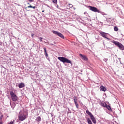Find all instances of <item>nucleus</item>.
Segmentation results:
<instances>
[{
    "mask_svg": "<svg viewBox=\"0 0 124 124\" xmlns=\"http://www.w3.org/2000/svg\"><path fill=\"white\" fill-rule=\"evenodd\" d=\"M101 105L103 107L106 108V106H107V104H106V103H101Z\"/></svg>",
    "mask_w": 124,
    "mask_h": 124,
    "instance_id": "f3484780",
    "label": "nucleus"
},
{
    "mask_svg": "<svg viewBox=\"0 0 124 124\" xmlns=\"http://www.w3.org/2000/svg\"><path fill=\"white\" fill-rule=\"evenodd\" d=\"M52 0V2H53V3H57L58 2V0Z\"/></svg>",
    "mask_w": 124,
    "mask_h": 124,
    "instance_id": "412c9836",
    "label": "nucleus"
},
{
    "mask_svg": "<svg viewBox=\"0 0 124 124\" xmlns=\"http://www.w3.org/2000/svg\"><path fill=\"white\" fill-rule=\"evenodd\" d=\"M58 59L63 63L66 62L67 63H71L70 60H68L67 58L63 57H58Z\"/></svg>",
    "mask_w": 124,
    "mask_h": 124,
    "instance_id": "f03ea898",
    "label": "nucleus"
},
{
    "mask_svg": "<svg viewBox=\"0 0 124 124\" xmlns=\"http://www.w3.org/2000/svg\"><path fill=\"white\" fill-rule=\"evenodd\" d=\"M86 114H87V115H89V116H90L93 123V124H96V120H95V118H94V117L93 116V114H92V113L89 110H86Z\"/></svg>",
    "mask_w": 124,
    "mask_h": 124,
    "instance_id": "7ed1b4c3",
    "label": "nucleus"
},
{
    "mask_svg": "<svg viewBox=\"0 0 124 124\" xmlns=\"http://www.w3.org/2000/svg\"><path fill=\"white\" fill-rule=\"evenodd\" d=\"M86 13H87V12H84V14H86Z\"/></svg>",
    "mask_w": 124,
    "mask_h": 124,
    "instance_id": "c85d7f7f",
    "label": "nucleus"
},
{
    "mask_svg": "<svg viewBox=\"0 0 124 124\" xmlns=\"http://www.w3.org/2000/svg\"><path fill=\"white\" fill-rule=\"evenodd\" d=\"M18 119L19 120V121H21V122L23 121H25V120H26V119H27V116L26 115H24V114H20L19 116H18Z\"/></svg>",
    "mask_w": 124,
    "mask_h": 124,
    "instance_id": "0eeeda50",
    "label": "nucleus"
},
{
    "mask_svg": "<svg viewBox=\"0 0 124 124\" xmlns=\"http://www.w3.org/2000/svg\"><path fill=\"white\" fill-rule=\"evenodd\" d=\"M67 7L68 9H70V8H72V7H73V5L69 4L68 6H67Z\"/></svg>",
    "mask_w": 124,
    "mask_h": 124,
    "instance_id": "dca6fc26",
    "label": "nucleus"
},
{
    "mask_svg": "<svg viewBox=\"0 0 124 124\" xmlns=\"http://www.w3.org/2000/svg\"><path fill=\"white\" fill-rule=\"evenodd\" d=\"M3 124L2 122H0V124Z\"/></svg>",
    "mask_w": 124,
    "mask_h": 124,
    "instance_id": "cd10ccee",
    "label": "nucleus"
},
{
    "mask_svg": "<svg viewBox=\"0 0 124 124\" xmlns=\"http://www.w3.org/2000/svg\"><path fill=\"white\" fill-rule=\"evenodd\" d=\"M2 118H3V115H1L0 116V120H2Z\"/></svg>",
    "mask_w": 124,
    "mask_h": 124,
    "instance_id": "393cba45",
    "label": "nucleus"
},
{
    "mask_svg": "<svg viewBox=\"0 0 124 124\" xmlns=\"http://www.w3.org/2000/svg\"><path fill=\"white\" fill-rule=\"evenodd\" d=\"M39 39L41 42H42V39H43V38L42 37H39Z\"/></svg>",
    "mask_w": 124,
    "mask_h": 124,
    "instance_id": "5701e85b",
    "label": "nucleus"
},
{
    "mask_svg": "<svg viewBox=\"0 0 124 124\" xmlns=\"http://www.w3.org/2000/svg\"><path fill=\"white\" fill-rule=\"evenodd\" d=\"M112 43L116 45V46H117V47H119V48L120 49V50H124V46L121 43L119 42H117L116 41H113Z\"/></svg>",
    "mask_w": 124,
    "mask_h": 124,
    "instance_id": "20e7f679",
    "label": "nucleus"
},
{
    "mask_svg": "<svg viewBox=\"0 0 124 124\" xmlns=\"http://www.w3.org/2000/svg\"><path fill=\"white\" fill-rule=\"evenodd\" d=\"M106 108H107L108 110H109V111H112V108H111V107L109 105H107Z\"/></svg>",
    "mask_w": 124,
    "mask_h": 124,
    "instance_id": "4468645a",
    "label": "nucleus"
},
{
    "mask_svg": "<svg viewBox=\"0 0 124 124\" xmlns=\"http://www.w3.org/2000/svg\"><path fill=\"white\" fill-rule=\"evenodd\" d=\"M28 4H30L29 3H28Z\"/></svg>",
    "mask_w": 124,
    "mask_h": 124,
    "instance_id": "7c9ffc66",
    "label": "nucleus"
},
{
    "mask_svg": "<svg viewBox=\"0 0 124 124\" xmlns=\"http://www.w3.org/2000/svg\"><path fill=\"white\" fill-rule=\"evenodd\" d=\"M35 121H36L37 122H41V117L40 116H38V117H37Z\"/></svg>",
    "mask_w": 124,
    "mask_h": 124,
    "instance_id": "2eb2a0df",
    "label": "nucleus"
},
{
    "mask_svg": "<svg viewBox=\"0 0 124 124\" xmlns=\"http://www.w3.org/2000/svg\"><path fill=\"white\" fill-rule=\"evenodd\" d=\"M104 62H107L108 61V59H107V58H105V59H104Z\"/></svg>",
    "mask_w": 124,
    "mask_h": 124,
    "instance_id": "b1692460",
    "label": "nucleus"
},
{
    "mask_svg": "<svg viewBox=\"0 0 124 124\" xmlns=\"http://www.w3.org/2000/svg\"><path fill=\"white\" fill-rule=\"evenodd\" d=\"M44 53H45L46 57H48V53H47V50H46V47H44Z\"/></svg>",
    "mask_w": 124,
    "mask_h": 124,
    "instance_id": "ddd939ff",
    "label": "nucleus"
},
{
    "mask_svg": "<svg viewBox=\"0 0 124 124\" xmlns=\"http://www.w3.org/2000/svg\"><path fill=\"white\" fill-rule=\"evenodd\" d=\"M10 94L13 101H14L15 102H16V101H18L19 98H18V96H17V95H16V94H15L13 91H11L10 92Z\"/></svg>",
    "mask_w": 124,
    "mask_h": 124,
    "instance_id": "f257e3e1",
    "label": "nucleus"
},
{
    "mask_svg": "<svg viewBox=\"0 0 124 124\" xmlns=\"http://www.w3.org/2000/svg\"><path fill=\"white\" fill-rule=\"evenodd\" d=\"M87 123L88 124H93L92 121H91V119H90L89 118H87Z\"/></svg>",
    "mask_w": 124,
    "mask_h": 124,
    "instance_id": "a211bd4d",
    "label": "nucleus"
},
{
    "mask_svg": "<svg viewBox=\"0 0 124 124\" xmlns=\"http://www.w3.org/2000/svg\"><path fill=\"white\" fill-rule=\"evenodd\" d=\"M100 91H102V92H106L107 89H106V87L103 86V85H101L100 87Z\"/></svg>",
    "mask_w": 124,
    "mask_h": 124,
    "instance_id": "9b49d317",
    "label": "nucleus"
},
{
    "mask_svg": "<svg viewBox=\"0 0 124 124\" xmlns=\"http://www.w3.org/2000/svg\"><path fill=\"white\" fill-rule=\"evenodd\" d=\"M79 56L82 60H84V61H88V57L86 56L85 55H82V54H79Z\"/></svg>",
    "mask_w": 124,
    "mask_h": 124,
    "instance_id": "9d476101",
    "label": "nucleus"
},
{
    "mask_svg": "<svg viewBox=\"0 0 124 124\" xmlns=\"http://www.w3.org/2000/svg\"><path fill=\"white\" fill-rule=\"evenodd\" d=\"M99 33L100 34L101 36H102V37H104V38H106L107 39H108V40H110V39H109V38H107V34H108V33H105L103 31H100Z\"/></svg>",
    "mask_w": 124,
    "mask_h": 124,
    "instance_id": "6e6552de",
    "label": "nucleus"
},
{
    "mask_svg": "<svg viewBox=\"0 0 124 124\" xmlns=\"http://www.w3.org/2000/svg\"><path fill=\"white\" fill-rule=\"evenodd\" d=\"M52 32L54 34H56V35H58L59 37H61L63 39L64 38V36H63V35H62L61 32H59L58 31H53Z\"/></svg>",
    "mask_w": 124,
    "mask_h": 124,
    "instance_id": "39448f33",
    "label": "nucleus"
},
{
    "mask_svg": "<svg viewBox=\"0 0 124 124\" xmlns=\"http://www.w3.org/2000/svg\"><path fill=\"white\" fill-rule=\"evenodd\" d=\"M114 30L115 31H119V29L118 28V27L117 26H115L114 27Z\"/></svg>",
    "mask_w": 124,
    "mask_h": 124,
    "instance_id": "aec40b11",
    "label": "nucleus"
},
{
    "mask_svg": "<svg viewBox=\"0 0 124 124\" xmlns=\"http://www.w3.org/2000/svg\"><path fill=\"white\" fill-rule=\"evenodd\" d=\"M29 1H30V2H32V1H33V0H28Z\"/></svg>",
    "mask_w": 124,
    "mask_h": 124,
    "instance_id": "a878e982",
    "label": "nucleus"
},
{
    "mask_svg": "<svg viewBox=\"0 0 124 124\" xmlns=\"http://www.w3.org/2000/svg\"><path fill=\"white\" fill-rule=\"evenodd\" d=\"M77 97L75 96L74 99V103L76 106V108L78 109V108H79V104L77 103Z\"/></svg>",
    "mask_w": 124,
    "mask_h": 124,
    "instance_id": "1a4fd4ad",
    "label": "nucleus"
},
{
    "mask_svg": "<svg viewBox=\"0 0 124 124\" xmlns=\"http://www.w3.org/2000/svg\"><path fill=\"white\" fill-rule=\"evenodd\" d=\"M15 123V120H14L13 121H11L9 123H8V124H14V123Z\"/></svg>",
    "mask_w": 124,
    "mask_h": 124,
    "instance_id": "4be33fe9",
    "label": "nucleus"
},
{
    "mask_svg": "<svg viewBox=\"0 0 124 124\" xmlns=\"http://www.w3.org/2000/svg\"><path fill=\"white\" fill-rule=\"evenodd\" d=\"M28 8H33V9H35V8H36V7L35 6H32L31 5H30L29 6H28Z\"/></svg>",
    "mask_w": 124,
    "mask_h": 124,
    "instance_id": "6ab92c4d",
    "label": "nucleus"
},
{
    "mask_svg": "<svg viewBox=\"0 0 124 124\" xmlns=\"http://www.w3.org/2000/svg\"><path fill=\"white\" fill-rule=\"evenodd\" d=\"M89 8L90 10H91V11H93V12H98V13H99L100 11L98 10L95 7H93L92 6H89Z\"/></svg>",
    "mask_w": 124,
    "mask_h": 124,
    "instance_id": "423d86ee",
    "label": "nucleus"
},
{
    "mask_svg": "<svg viewBox=\"0 0 124 124\" xmlns=\"http://www.w3.org/2000/svg\"><path fill=\"white\" fill-rule=\"evenodd\" d=\"M34 35V34H33V33H32L31 34V37H33V36Z\"/></svg>",
    "mask_w": 124,
    "mask_h": 124,
    "instance_id": "bb28decb",
    "label": "nucleus"
},
{
    "mask_svg": "<svg viewBox=\"0 0 124 124\" xmlns=\"http://www.w3.org/2000/svg\"><path fill=\"white\" fill-rule=\"evenodd\" d=\"M25 87V84L24 83H20L18 84V88L20 89H22V88H24Z\"/></svg>",
    "mask_w": 124,
    "mask_h": 124,
    "instance_id": "f8f14e48",
    "label": "nucleus"
},
{
    "mask_svg": "<svg viewBox=\"0 0 124 124\" xmlns=\"http://www.w3.org/2000/svg\"><path fill=\"white\" fill-rule=\"evenodd\" d=\"M42 12H44V11H42Z\"/></svg>",
    "mask_w": 124,
    "mask_h": 124,
    "instance_id": "c756f323",
    "label": "nucleus"
}]
</instances>
